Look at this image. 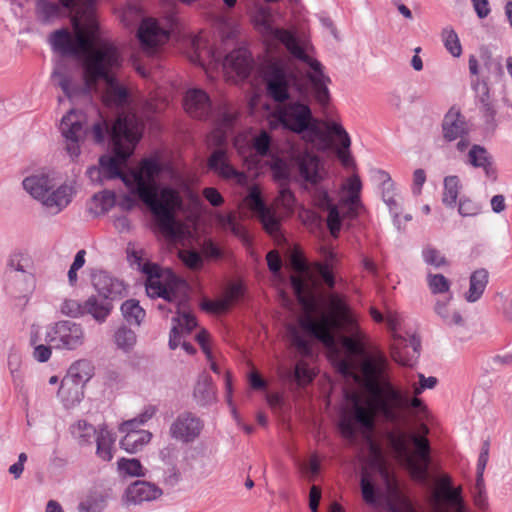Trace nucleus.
Instances as JSON below:
<instances>
[{
  "mask_svg": "<svg viewBox=\"0 0 512 512\" xmlns=\"http://www.w3.org/2000/svg\"><path fill=\"white\" fill-rule=\"evenodd\" d=\"M91 133L95 143H103L106 135H110L113 143L114 156L102 155L99 158L103 177L106 180L120 178L130 187L131 193L149 208L160 230L167 236H176L175 211L182 206V198L176 189L158 184L157 177L161 172L159 163L145 159L130 176L123 174L120 169L141 138L142 123L137 116L122 113L111 127L106 120H102L92 125Z\"/></svg>",
  "mask_w": 512,
  "mask_h": 512,
  "instance_id": "nucleus-1",
  "label": "nucleus"
},
{
  "mask_svg": "<svg viewBox=\"0 0 512 512\" xmlns=\"http://www.w3.org/2000/svg\"><path fill=\"white\" fill-rule=\"evenodd\" d=\"M388 365L383 355L369 356L362 361L359 374L352 359L345 358L337 361L338 372L361 384L368 395L365 400L355 392L349 395L352 407L350 410L343 411L339 421V428L345 438L353 440L356 437L355 424L370 432L374 429L375 416L397 424L404 420L405 411L409 406L413 408L423 406L421 399L414 397L409 400L391 383L387 374Z\"/></svg>",
  "mask_w": 512,
  "mask_h": 512,
  "instance_id": "nucleus-2",
  "label": "nucleus"
},
{
  "mask_svg": "<svg viewBox=\"0 0 512 512\" xmlns=\"http://www.w3.org/2000/svg\"><path fill=\"white\" fill-rule=\"evenodd\" d=\"M61 6L73 13V36L60 29L50 36L52 49L63 56L82 57L85 85L95 89L101 80H112L122 68L124 57L118 46L100 36L94 18L96 0H60Z\"/></svg>",
  "mask_w": 512,
  "mask_h": 512,
  "instance_id": "nucleus-3",
  "label": "nucleus"
},
{
  "mask_svg": "<svg viewBox=\"0 0 512 512\" xmlns=\"http://www.w3.org/2000/svg\"><path fill=\"white\" fill-rule=\"evenodd\" d=\"M294 293L306 314L299 318L300 327L311 336L321 341L327 348L336 347V336L333 331L353 333L355 320L347 305L337 295L329 297V314H322L319 320L311 315L317 308L314 286H309L298 276H291Z\"/></svg>",
  "mask_w": 512,
  "mask_h": 512,
  "instance_id": "nucleus-4",
  "label": "nucleus"
},
{
  "mask_svg": "<svg viewBox=\"0 0 512 512\" xmlns=\"http://www.w3.org/2000/svg\"><path fill=\"white\" fill-rule=\"evenodd\" d=\"M257 25L259 31L267 40L282 43L295 58L310 66L312 72L308 74V78L312 85L314 97L321 106H326L330 100V93L327 87L328 83H330V78L324 74L322 64L306 54L292 32L275 28L271 23L270 15H262Z\"/></svg>",
  "mask_w": 512,
  "mask_h": 512,
  "instance_id": "nucleus-5",
  "label": "nucleus"
},
{
  "mask_svg": "<svg viewBox=\"0 0 512 512\" xmlns=\"http://www.w3.org/2000/svg\"><path fill=\"white\" fill-rule=\"evenodd\" d=\"M387 438L396 459L406 466L413 478L426 482L431 460L428 439L400 429L389 432Z\"/></svg>",
  "mask_w": 512,
  "mask_h": 512,
  "instance_id": "nucleus-6",
  "label": "nucleus"
},
{
  "mask_svg": "<svg viewBox=\"0 0 512 512\" xmlns=\"http://www.w3.org/2000/svg\"><path fill=\"white\" fill-rule=\"evenodd\" d=\"M22 184L25 191L52 214H58L67 207L75 192L72 184L59 183L46 173L30 175Z\"/></svg>",
  "mask_w": 512,
  "mask_h": 512,
  "instance_id": "nucleus-7",
  "label": "nucleus"
},
{
  "mask_svg": "<svg viewBox=\"0 0 512 512\" xmlns=\"http://www.w3.org/2000/svg\"><path fill=\"white\" fill-rule=\"evenodd\" d=\"M5 274L16 293V305L25 308L37 287L33 257L23 250L11 252L6 259Z\"/></svg>",
  "mask_w": 512,
  "mask_h": 512,
  "instance_id": "nucleus-8",
  "label": "nucleus"
},
{
  "mask_svg": "<svg viewBox=\"0 0 512 512\" xmlns=\"http://www.w3.org/2000/svg\"><path fill=\"white\" fill-rule=\"evenodd\" d=\"M278 124L296 134L306 131L316 136L321 134L316 125V120L313 118L311 108L300 101L284 102L271 113L269 118L270 127L276 128Z\"/></svg>",
  "mask_w": 512,
  "mask_h": 512,
  "instance_id": "nucleus-9",
  "label": "nucleus"
},
{
  "mask_svg": "<svg viewBox=\"0 0 512 512\" xmlns=\"http://www.w3.org/2000/svg\"><path fill=\"white\" fill-rule=\"evenodd\" d=\"M267 95L275 102L284 103L290 99L292 89H300V79L292 66L285 60L269 61L263 71Z\"/></svg>",
  "mask_w": 512,
  "mask_h": 512,
  "instance_id": "nucleus-10",
  "label": "nucleus"
},
{
  "mask_svg": "<svg viewBox=\"0 0 512 512\" xmlns=\"http://www.w3.org/2000/svg\"><path fill=\"white\" fill-rule=\"evenodd\" d=\"M290 168L298 181L313 186L321 183L327 175L321 158L307 150H298L291 154Z\"/></svg>",
  "mask_w": 512,
  "mask_h": 512,
  "instance_id": "nucleus-11",
  "label": "nucleus"
},
{
  "mask_svg": "<svg viewBox=\"0 0 512 512\" xmlns=\"http://www.w3.org/2000/svg\"><path fill=\"white\" fill-rule=\"evenodd\" d=\"M89 131L85 115L71 109L62 117L60 132L65 140V150L68 155L75 159L81 153V144L84 142Z\"/></svg>",
  "mask_w": 512,
  "mask_h": 512,
  "instance_id": "nucleus-12",
  "label": "nucleus"
},
{
  "mask_svg": "<svg viewBox=\"0 0 512 512\" xmlns=\"http://www.w3.org/2000/svg\"><path fill=\"white\" fill-rule=\"evenodd\" d=\"M85 341V332L81 324L62 320L50 326L46 332V342L58 350H75Z\"/></svg>",
  "mask_w": 512,
  "mask_h": 512,
  "instance_id": "nucleus-13",
  "label": "nucleus"
},
{
  "mask_svg": "<svg viewBox=\"0 0 512 512\" xmlns=\"http://www.w3.org/2000/svg\"><path fill=\"white\" fill-rule=\"evenodd\" d=\"M204 422L192 412L180 413L169 428L171 438L182 443L194 442L202 433Z\"/></svg>",
  "mask_w": 512,
  "mask_h": 512,
  "instance_id": "nucleus-14",
  "label": "nucleus"
},
{
  "mask_svg": "<svg viewBox=\"0 0 512 512\" xmlns=\"http://www.w3.org/2000/svg\"><path fill=\"white\" fill-rule=\"evenodd\" d=\"M420 348L421 341L417 336L411 335L409 338H404L394 334L391 356L394 361L403 366H413L419 357Z\"/></svg>",
  "mask_w": 512,
  "mask_h": 512,
  "instance_id": "nucleus-15",
  "label": "nucleus"
},
{
  "mask_svg": "<svg viewBox=\"0 0 512 512\" xmlns=\"http://www.w3.org/2000/svg\"><path fill=\"white\" fill-rule=\"evenodd\" d=\"M162 494V490L154 483L136 480L126 488L123 495V504L125 506L141 505L160 498Z\"/></svg>",
  "mask_w": 512,
  "mask_h": 512,
  "instance_id": "nucleus-16",
  "label": "nucleus"
},
{
  "mask_svg": "<svg viewBox=\"0 0 512 512\" xmlns=\"http://www.w3.org/2000/svg\"><path fill=\"white\" fill-rule=\"evenodd\" d=\"M142 271L147 275V281L145 284L146 293L149 297H161L168 302L175 301V291L167 285L162 284L161 268L154 263H145L142 267Z\"/></svg>",
  "mask_w": 512,
  "mask_h": 512,
  "instance_id": "nucleus-17",
  "label": "nucleus"
},
{
  "mask_svg": "<svg viewBox=\"0 0 512 512\" xmlns=\"http://www.w3.org/2000/svg\"><path fill=\"white\" fill-rule=\"evenodd\" d=\"M208 168L224 179H235L236 183L244 185L247 183L245 173L236 170L229 163L227 152L220 148L213 151L208 159Z\"/></svg>",
  "mask_w": 512,
  "mask_h": 512,
  "instance_id": "nucleus-18",
  "label": "nucleus"
},
{
  "mask_svg": "<svg viewBox=\"0 0 512 512\" xmlns=\"http://www.w3.org/2000/svg\"><path fill=\"white\" fill-rule=\"evenodd\" d=\"M184 107L186 112L194 117L206 118L211 111V103L208 95L201 89H190L184 97Z\"/></svg>",
  "mask_w": 512,
  "mask_h": 512,
  "instance_id": "nucleus-19",
  "label": "nucleus"
},
{
  "mask_svg": "<svg viewBox=\"0 0 512 512\" xmlns=\"http://www.w3.org/2000/svg\"><path fill=\"white\" fill-rule=\"evenodd\" d=\"M173 325L169 335V347L175 350L180 345L183 335L189 334L197 325L195 317L186 311H180L178 304V315L172 318Z\"/></svg>",
  "mask_w": 512,
  "mask_h": 512,
  "instance_id": "nucleus-20",
  "label": "nucleus"
},
{
  "mask_svg": "<svg viewBox=\"0 0 512 512\" xmlns=\"http://www.w3.org/2000/svg\"><path fill=\"white\" fill-rule=\"evenodd\" d=\"M137 37L145 48H150L158 44L164 43L169 33L161 28L153 19H143L137 32Z\"/></svg>",
  "mask_w": 512,
  "mask_h": 512,
  "instance_id": "nucleus-21",
  "label": "nucleus"
},
{
  "mask_svg": "<svg viewBox=\"0 0 512 512\" xmlns=\"http://www.w3.org/2000/svg\"><path fill=\"white\" fill-rule=\"evenodd\" d=\"M96 291L106 300H115L124 296L125 286L122 281L113 278L105 272H99L93 277Z\"/></svg>",
  "mask_w": 512,
  "mask_h": 512,
  "instance_id": "nucleus-22",
  "label": "nucleus"
},
{
  "mask_svg": "<svg viewBox=\"0 0 512 512\" xmlns=\"http://www.w3.org/2000/svg\"><path fill=\"white\" fill-rule=\"evenodd\" d=\"M324 126L329 134L335 135L340 140V147L336 154L344 166H350L353 159L350 153L351 139L344 127L337 122H325Z\"/></svg>",
  "mask_w": 512,
  "mask_h": 512,
  "instance_id": "nucleus-23",
  "label": "nucleus"
},
{
  "mask_svg": "<svg viewBox=\"0 0 512 512\" xmlns=\"http://www.w3.org/2000/svg\"><path fill=\"white\" fill-rule=\"evenodd\" d=\"M223 66L232 69L238 76L246 78L252 70V59L247 49L238 48L226 55Z\"/></svg>",
  "mask_w": 512,
  "mask_h": 512,
  "instance_id": "nucleus-24",
  "label": "nucleus"
},
{
  "mask_svg": "<svg viewBox=\"0 0 512 512\" xmlns=\"http://www.w3.org/2000/svg\"><path fill=\"white\" fill-rule=\"evenodd\" d=\"M443 135L447 141H454L467 134V127L464 117L459 111L451 109L445 115L442 123Z\"/></svg>",
  "mask_w": 512,
  "mask_h": 512,
  "instance_id": "nucleus-25",
  "label": "nucleus"
},
{
  "mask_svg": "<svg viewBox=\"0 0 512 512\" xmlns=\"http://www.w3.org/2000/svg\"><path fill=\"white\" fill-rule=\"evenodd\" d=\"M381 174L386 178L382 183V199L388 206L389 211L393 217V222L400 229V213H401V197L395 192L394 183L389 175L385 172Z\"/></svg>",
  "mask_w": 512,
  "mask_h": 512,
  "instance_id": "nucleus-26",
  "label": "nucleus"
},
{
  "mask_svg": "<svg viewBox=\"0 0 512 512\" xmlns=\"http://www.w3.org/2000/svg\"><path fill=\"white\" fill-rule=\"evenodd\" d=\"M83 387L75 384L72 380L63 378L57 392V397L65 408H73L83 399Z\"/></svg>",
  "mask_w": 512,
  "mask_h": 512,
  "instance_id": "nucleus-27",
  "label": "nucleus"
},
{
  "mask_svg": "<svg viewBox=\"0 0 512 512\" xmlns=\"http://www.w3.org/2000/svg\"><path fill=\"white\" fill-rule=\"evenodd\" d=\"M489 282V273L486 269L475 270L469 278V289L464 294L468 303H475L482 297Z\"/></svg>",
  "mask_w": 512,
  "mask_h": 512,
  "instance_id": "nucleus-28",
  "label": "nucleus"
},
{
  "mask_svg": "<svg viewBox=\"0 0 512 512\" xmlns=\"http://www.w3.org/2000/svg\"><path fill=\"white\" fill-rule=\"evenodd\" d=\"M450 299L451 297L446 301H437L434 311L441 318L444 325L450 328H463L466 325V319L459 310L450 307Z\"/></svg>",
  "mask_w": 512,
  "mask_h": 512,
  "instance_id": "nucleus-29",
  "label": "nucleus"
},
{
  "mask_svg": "<svg viewBox=\"0 0 512 512\" xmlns=\"http://www.w3.org/2000/svg\"><path fill=\"white\" fill-rule=\"evenodd\" d=\"M113 306L108 300H99L96 296H90L83 303V316L89 314L99 323L106 321Z\"/></svg>",
  "mask_w": 512,
  "mask_h": 512,
  "instance_id": "nucleus-30",
  "label": "nucleus"
},
{
  "mask_svg": "<svg viewBox=\"0 0 512 512\" xmlns=\"http://www.w3.org/2000/svg\"><path fill=\"white\" fill-rule=\"evenodd\" d=\"M468 162L473 167L482 168L487 177L494 178L495 171L487 150L480 145H473L468 152Z\"/></svg>",
  "mask_w": 512,
  "mask_h": 512,
  "instance_id": "nucleus-31",
  "label": "nucleus"
},
{
  "mask_svg": "<svg viewBox=\"0 0 512 512\" xmlns=\"http://www.w3.org/2000/svg\"><path fill=\"white\" fill-rule=\"evenodd\" d=\"M152 434L147 430L129 431L120 441L122 449L128 453H136L151 440Z\"/></svg>",
  "mask_w": 512,
  "mask_h": 512,
  "instance_id": "nucleus-32",
  "label": "nucleus"
},
{
  "mask_svg": "<svg viewBox=\"0 0 512 512\" xmlns=\"http://www.w3.org/2000/svg\"><path fill=\"white\" fill-rule=\"evenodd\" d=\"M106 89L103 94V100L107 105H123L128 98V92L125 87L121 86L116 75L112 76V80H103Z\"/></svg>",
  "mask_w": 512,
  "mask_h": 512,
  "instance_id": "nucleus-33",
  "label": "nucleus"
},
{
  "mask_svg": "<svg viewBox=\"0 0 512 512\" xmlns=\"http://www.w3.org/2000/svg\"><path fill=\"white\" fill-rule=\"evenodd\" d=\"M93 375V367L87 360H79L72 364L64 378L72 380L84 388Z\"/></svg>",
  "mask_w": 512,
  "mask_h": 512,
  "instance_id": "nucleus-34",
  "label": "nucleus"
},
{
  "mask_svg": "<svg viewBox=\"0 0 512 512\" xmlns=\"http://www.w3.org/2000/svg\"><path fill=\"white\" fill-rule=\"evenodd\" d=\"M96 442V454L103 461H110L113 458V445L115 438L107 429L101 428L94 440Z\"/></svg>",
  "mask_w": 512,
  "mask_h": 512,
  "instance_id": "nucleus-35",
  "label": "nucleus"
},
{
  "mask_svg": "<svg viewBox=\"0 0 512 512\" xmlns=\"http://www.w3.org/2000/svg\"><path fill=\"white\" fill-rule=\"evenodd\" d=\"M462 488L457 487L440 493L442 497L453 509L454 512H466L465 504L461 496ZM433 512H449L447 509L441 507L438 502L436 503Z\"/></svg>",
  "mask_w": 512,
  "mask_h": 512,
  "instance_id": "nucleus-36",
  "label": "nucleus"
},
{
  "mask_svg": "<svg viewBox=\"0 0 512 512\" xmlns=\"http://www.w3.org/2000/svg\"><path fill=\"white\" fill-rule=\"evenodd\" d=\"M121 313L124 319L131 325L139 326L145 318V310L136 299L126 300L121 305Z\"/></svg>",
  "mask_w": 512,
  "mask_h": 512,
  "instance_id": "nucleus-37",
  "label": "nucleus"
},
{
  "mask_svg": "<svg viewBox=\"0 0 512 512\" xmlns=\"http://www.w3.org/2000/svg\"><path fill=\"white\" fill-rule=\"evenodd\" d=\"M98 431L85 420H79L71 427V433L80 445L91 444L96 439Z\"/></svg>",
  "mask_w": 512,
  "mask_h": 512,
  "instance_id": "nucleus-38",
  "label": "nucleus"
},
{
  "mask_svg": "<svg viewBox=\"0 0 512 512\" xmlns=\"http://www.w3.org/2000/svg\"><path fill=\"white\" fill-rule=\"evenodd\" d=\"M194 398L199 405H206L214 399V388L208 376L199 377L195 388Z\"/></svg>",
  "mask_w": 512,
  "mask_h": 512,
  "instance_id": "nucleus-39",
  "label": "nucleus"
},
{
  "mask_svg": "<svg viewBox=\"0 0 512 512\" xmlns=\"http://www.w3.org/2000/svg\"><path fill=\"white\" fill-rule=\"evenodd\" d=\"M259 219L263 225L265 231L276 240L283 238L280 226V219L277 217L274 211L267 208L263 213L258 214Z\"/></svg>",
  "mask_w": 512,
  "mask_h": 512,
  "instance_id": "nucleus-40",
  "label": "nucleus"
},
{
  "mask_svg": "<svg viewBox=\"0 0 512 512\" xmlns=\"http://www.w3.org/2000/svg\"><path fill=\"white\" fill-rule=\"evenodd\" d=\"M287 330L291 343L298 350V352L304 356H311L312 348L310 342L301 333L299 328H297L295 325L290 324Z\"/></svg>",
  "mask_w": 512,
  "mask_h": 512,
  "instance_id": "nucleus-41",
  "label": "nucleus"
},
{
  "mask_svg": "<svg viewBox=\"0 0 512 512\" xmlns=\"http://www.w3.org/2000/svg\"><path fill=\"white\" fill-rule=\"evenodd\" d=\"M52 78L68 98H72L74 96L76 89L64 67L57 65L52 72Z\"/></svg>",
  "mask_w": 512,
  "mask_h": 512,
  "instance_id": "nucleus-42",
  "label": "nucleus"
},
{
  "mask_svg": "<svg viewBox=\"0 0 512 512\" xmlns=\"http://www.w3.org/2000/svg\"><path fill=\"white\" fill-rule=\"evenodd\" d=\"M459 194V179L457 176H448L444 179V192L442 201L446 206H454Z\"/></svg>",
  "mask_w": 512,
  "mask_h": 512,
  "instance_id": "nucleus-43",
  "label": "nucleus"
},
{
  "mask_svg": "<svg viewBox=\"0 0 512 512\" xmlns=\"http://www.w3.org/2000/svg\"><path fill=\"white\" fill-rule=\"evenodd\" d=\"M352 336H339V341L341 342L342 346L347 350V352L350 355H361L364 353V349L359 342V339L361 337V332L358 329V326L356 325V328H354L353 333H350Z\"/></svg>",
  "mask_w": 512,
  "mask_h": 512,
  "instance_id": "nucleus-44",
  "label": "nucleus"
},
{
  "mask_svg": "<svg viewBox=\"0 0 512 512\" xmlns=\"http://www.w3.org/2000/svg\"><path fill=\"white\" fill-rule=\"evenodd\" d=\"M442 40L445 48L454 57H459L462 54V47L457 33L451 27H446L442 31Z\"/></svg>",
  "mask_w": 512,
  "mask_h": 512,
  "instance_id": "nucleus-45",
  "label": "nucleus"
},
{
  "mask_svg": "<svg viewBox=\"0 0 512 512\" xmlns=\"http://www.w3.org/2000/svg\"><path fill=\"white\" fill-rule=\"evenodd\" d=\"M114 340L119 349L128 352L136 343V335L131 329L120 327L115 332Z\"/></svg>",
  "mask_w": 512,
  "mask_h": 512,
  "instance_id": "nucleus-46",
  "label": "nucleus"
},
{
  "mask_svg": "<svg viewBox=\"0 0 512 512\" xmlns=\"http://www.w3.org/2000/svg\"><path fill=\"white\" fill-rule=\"evenodd\" d=\"M422 258L427 265L434 268H441L448 265L446 257L436 248L427 245L422 250Z\"/></svg>",
  "mask_w": 512,
  "mask_h": 512,
  "instance_id": "nucleus-47",
  "label": "nucleus"
},
{
  "mask_svg": "<svg viewBox=\"0 0 512 512\" xmlns=\"http://www.w3.org/2000/svg\"><path fill=\"white\" fill-rule=\"evenodd\" d=\"M233 121L232 116L227 115L224 119V127L216 128L211 132L208 136V143L211 146L218 147V149L222 148L227 142V134L225 128L231 126Z\"/></svg>",
  "mask_w": 512,
  "mask_h": 512,
  "instance_id": "nucleus-48",
  "label": "nucleus"
},
{
  "mask_svg": "<svg viewBox=\"0 0 512 512\" xmlns=\"http://www.w3.org/2000/svg\"><path fill=\"white\" fill-rule=\"evenodd\" d=\"M428 286L433 294H442L450 289V281L442 274L427 275Z\"/></svg>",
  "mask_w": 512,
  "mask_h": 512,
  "instance_id": "nucleus-49",
  "label": "nucleus"
},
{
  "mask_svg": "<svg viewBox=\"0 0 512 512\" xmlns=\"http://www.w3.org/2000/svg\"><path fill=\"white\" fill-rule=\"evenodd\" d=\"M118 469L123 471L129 476L141 477L144 476L143 468L138 459L121 458L118 461Z\"/></svg>",
  "mask_w": 512,
  "mask_h": 512,
  "instance_id": "nucleus-50",
  "label": "nucleus"
},
{
  "mask_svg": "<svg viewBox=\"0 0 512 512\" xmlns=\"http://www.w3.org/2000/svg\"><path fill=\"white\" fill-rule=\"evenodd\" d=\"M182 262L192 270H200L203 267V258L194 250H183L179 252Z\"/></svg>",
  "mask_w": 512,
  "mask_h": 512,
  "instance_id": "nucleus-51",
  "label": "nucleus"
},
{
  "mask_svg": "<svg viewBox=\"0 0 512 512\" xmlns=\"http://www.w3.org/2000/svg\"><path fill=\"white\" fill-rule=\"evenodd\" d=\"M60 311L63 315L79 318L83 316V303L74 299H65L60 305Z\"/></svg>",
  "mask_w": 512,
  "mask_h": 512,
  "instance_id": "nucleus-52",
  "label": "nucleus"
},
{
  "mask_svg": "<svg viewBox=\"0 0 512 512\" xmlns=\"http://www.w3.org/2000/svg\"><path fill=\"white\" fill-rule=\"evenodd\" d=\"M271 171L276 180L283 182H287L289 180L290 173H292L290 164L288 165L284 160L279 158L272 162Z\"/></svg>",
  "mask_w": 512,
  "mask_h": 512,
  "instance_id": "nucleus-53",
  "label": "nucleus"
},
{
  "mask_svg": "<svg viewBox=\"0 0 512 512\" xmlns=\"http://www.w3.org/2000/svg\"><path fill=\"white\" fill-rule=\"evenodd\" d=\"M247 205L253 210L255 213H263L268 207L263 202L260 191L257 187H252L249 190L248 196L245 199Z\"/></svg>",
  "mask_w": 512,
  "mask_h": 512,
  "instance_id": "nucleus-54",
  "label": "nucleus"
},
{
  "mask_svg": "<svg viewBox=\"0 0 512 512\" xmlns=\"http://www.w3.org/2000/svg\"><path fill=\"white\" fill-rule=\"evenodd\" d=\"M271 137L266 131H261L259 135L254 138L253 148L256 153L261 156H267L270 151Z\"/></svg>",
  "mask_w": 512,
  "mask_h": 512,
  "instance_id": "nucleus-55",
  "label": "nucleus"
},
{
  "mask_svg": "<svg viewBox=\"0 0 512 512\" xmlns=\"http://www.w3.org/2000/svg\"><path fill=\"white\" fill-rule=\"evenodd\" d=\"M328 211L327 226L332 236L336 237L341 228V218L337 206H333Z\"/></svg>",
  "mask_w": 512,
  "mask_h": 512,
  "instance_id": "nucleus-56",
  "label": "nucleus"
},
{
  "mask_svg": "<svg viewBox=\"0 0 512 512\" xmlns=\"http://www.w3.org/2000/svg\"><path fill=\"white\" fill-rule=\"evenodd\" d=\"M361 491L363 499L366 503L374 504L376 502L374 486L365 475H363L361 478Z\"/></svg>",
  "mask_w": 512,
  "mask_h": 512,
  "instance_id": "nucleus-57",
  "label": "nucleus"
},
{
  "mask_svg": "<svg viewBox=\"0 0 512 512\" xmlns=\"http://www.w3.org/2000/svg\"><path fill=\"white\" fill-rule=\"evenodd\" d=\"M294 376L299 385H305L312 381V374L307 365L303 362L296 364Z\"/></svg>",
  "mask_w": 512,
  "mask_h": 512,
  "instance_id": "nucleus-58",
  "label": "nucleus"
},
{
  "mask_svg": "<svg viewBox=\"0 0 512 512\" xmlns=\"http://www.w3.org/2000/svg\"><path fill=\"white\" fill-rule=\"evenodd\" d=\"M458 211L459 214L463 217H471L479 213L480 207L477 203L469 199H463L459 203Z\"/></svg>",
  "mask_w": 512,
  "mask_h": 512,
  "instance_id": "nucleus-59",
  "label": "nucleus"
},
{
  "mask_svg": "<svg viewBox=\"0 0 512 512\" xmlns=\"http://www.w3.org/2000/svg\"><path fill=\"white\" fill-rule=\"evenodd\" d=\"M20 356L17 353H11L8 358V367L10 369L11 375L15 383L22 382V377L20 375Z\"/></svg>",
  "mask_w": 512,
  "mask_h": 512,
  "instance_id": "nucleus-60",
  "label": "nucleus"
},
{
  "mask_svg": "<svg viewBox=\"0 0 512 512\" xmlns=\"http://www.w3.org/2000/svg\"><path fill=\"white\" fill-rule=\"evenodd\" d=\"M316 273L323 279L329 288H333L335 285L334 275L331 272L329 266L323 263L315 264Z\"/></svg>",
  "mask_w": 512,
  "mask_h": 512,
  "instance_id": "nucleus-61",
  "label": "nucleus"
},
{
  "mask_svg": "<svg viewBox=\"0 0 512 512\" xmlns=\"http://www.w3.org/2000/svg\"><path fill=\"white\" fill-rule=\"evenodd\" d=\"M204 198L214 207H218L223 204L224 199L220 192L214 187H206L203 189Z\"/></svg>",
  "mask_w": 512,
  "mask_h": 512,
  "instance_id": "nucleus-62",
  "label": "nucleus"
},
{
  "mask_svg": "<svg viewBox=\"0 0 512 512\" xmlns=\"http://www.w3.org/2000/svg\"><path fill=\"white\" fill-rule=\"evenodd\" d=\"M181 480V473L176 466H171L163 475V483L169 487L176 486Z\"/></svg>",
  "mask_w": 512,
  "mask_h": 512,
  "instance_id": "nucleus-63",
  "label": "nucleus"
},
{
  "mask_svg": "<svg viewBox=\"0 0 512 512\" xmlns=\"http://www.w3.org/2000/svg\"><path fill=\"white\" fill-rule=\"evenodd\" d=\"M315 203L322 210H327V209L335 206L332 203V199L330 198L328 192L325 189H317L316 190Z\"/></svg>",
  "mask_w": 512,
  "mask_h": 512,
  "instance_id": "nucleus-64",
  "label": "nucleus"
}]
</instances>
